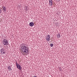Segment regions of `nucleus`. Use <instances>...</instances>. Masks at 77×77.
Segmentation results:
<instances>
[{"label":"nucleus","mask_w":77,"mask_h":77,"mask_svg":"<svg viewBox=\"0 0 77 77\" xmlns=\"http://www.w3.org/2000/svg\"><path fill=\"white\" fill-rule=\"evenodd\" d=\"M60 37V35H57V38H59Z\"/></svg>","instance_id":"nucleus-11"},{"label":"nucleus","mask_w":77,"mask_h":77,"mask_svg":"<svg viewBox=\"0 0 77 77\" xmlns=\"http://www.w3.org/2000/svg\"><path fill=\"white\" fill-rule=\"evenodd\" d=\"M1 10L0 9V11H1Z\"/></svg>","instance_id":"nucleus-13"},{"label":"nucleus","mask_w":77,"mask_h":77,"mask_svg":"<svg viewBox=\"0 0 77 77\" xmlns=\"http://www.w3.org/2000/svg\"><path fill=\"white\" fill-rule=\"evenodd\" d=\"M26 44L25 43H23L21 44L22 47V50L21 51V53L23 55V56H27L29 54V53L28 52V48H27L24 45H26Z\"/></svg>","instance_id":"nucleus-1"},{"label":"nucleus","mask_w":77,"mask_h":77,"mask_svg":"<svg viewBox=\"0 0 77 77\" xmlns=\"http://www.w3.org/2000/svg\"><path fill=\"white\" fill-rule=\"evenodd\" d=\"M49 5L50 6H52L53 5V0H49Z\"/></svg>","instance_id":"nucleus-6"},{"label":"nucleus","mask_w":77,"mask_h":77,"mask_svg":"<svg viewBox=\"0 0 77 77\" xmlns=\"http://www.w3.org/2000/svg\"><path fill=\"white\" fill-rule=\"evenodd\" d=\"M8 69L9 71H11V66H9L8 67Z\"/></svg>","instance_id":"nucleus-9"},{"label":"nucleus","mask_w":77,"mask_h":77,"mask_svg":"<svg viewBox=\"0 0 77 77\" xmlns=\"http://www.w3.org/2000/svg\"><path fill=\"white\" fill-rule=\"evenodd\" d=\"M34 25V23H33V22H30L29 23L30 26H31V27H32V26H33Z\"/></svg>","instance_id":"nucleus-7"},{"label":"nucleus","mask_w":77,"mask_h":77,"mask_svg":"<svg viewBox=\"0 0 77 77\" xmlns=\"http://www.w3.org/2000/svg\"><path fill=\"white\" fill-rule=\"evenodd\" d=\"M34 77H37L36 76H34Z\"/></svg>","instance_id":"nucleus-12"},{"label":"nucleus","mask_w":77,"mask_h":77,"mask_svg":"<svg viewBox=\"0 0 77 77\" xmlns=\"http://www.w3.org/2000/svg\"><path fill=\"white\" fill-rule=\"evenodd\" d=\"M53 45H53V44H50V46H51V47H53Z\"/></svg>","instance_id":"nucleus-10"},{"label":"nucleus","mask_w":77,"mask_h":77,"mask_svg":"<svg viewBox=\"0 0 77 77\" xmlns=\"http://www.w3.org/2000/svg\"><path fill=\"white\" fill-rule=\"evenodd\" d=\"M0 13H1V12L0 11Z\"/></svg>","instance_id":"nucleus-14"},{"label":"nucleus","mask_w":77,"mask_h":77,"mask_svg":"<svg viewBox=\"0 0 77 77\" xmlns=\"http://www.w3.org/2000/svg\"><path fill=\"white\" fill-rule=\"evenodd\" d=\"M2 43L4 45H5L8 44V41H7L6 39H4L3 40Z\"/></svg>","instance_id":"nucleus-2"},{"label":"nucleus","mask_w":77,"mask_h":77,"mask_svg":"<svg viewBox=\"0 0 77 77\" xmlns=\"http://www.w3.org/2000/svg\"><path fill=\"white\" fill-rule=\"evenodd\" d=\"M1 53L2 54H5V50H4V48H2L1 50Z\"/></svg>","instance_id":"nucleus-5"},{"label":"nucleus","mask_w":77,"mask_h":77,"mask_svg":"<svg viewBox=\"0 0 77 77\" xmlns=\"http://www.w3.org/2000/svg\"><path fill=\"white\" fill-rule=\"evenodd\" d=\"M2 8L3 9V10L4 12H6V7H5V6H3L2 7Z\"/></svg>","instance_id":"nucleus-8"},{"label":"nucleus","mask_w":77,"mask_h":77,"mask_svg":"<svg viewBox=\"0 0 77 77\" xmlns=\"http://www.w3.org/2000/svg\"><path fill=\"white\" fill-rule=\"evenodd\" d=\"M50 35H48L46 36V39L48 41H50Z\"/></svg>","instance_id":"nucleus-4"},{"label":"nucleus","mask_w":77,"mask_h":77,"mask_svg":"<svg viewBox=\"0 0 77 77\" xmlns=\"http://www.w3.org/2000/svg\"><path fill=\"white\" fill-rule=\"evenodd\" d=\"M16 63L17 68H18L19 70H21V65L18 64L17 62H16Z\"/></svg>","instance_id":"nucleus-3"}]
</instances>
